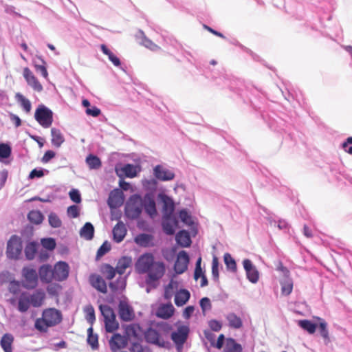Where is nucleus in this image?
<instances>
[{
  "label": "nucleus",
  "mask_w": 352,
  "mask_h": 352,
  "mask_svg": "<svg viewBox=\"0 0 352 352\" xmlns=\"http://www.w3.org/2000/svg\"><path fill=\"white\" fill-rule=\"evenodd\" d=\"M135 266L139 274H147L148 283L160 280L166 272L164 263L155 261L151 253L141 255L137 260Z\"/></svg>",
  "instance_id": "obj_1"
},
{
  "label": "nucleus",
  "mask_w": 352,
  "mask_h": 352,
  "mask_svg": "<svg viewBox=\"0 0 352 352\" xmlns=\"http://www.w3.org/2000/svg\"><path fill=\"white\" fill-rule=\"evenodd\" d=\"M143 199L138 195H131L126 203L124 212L126 217L131 219H138L142 211Z\"/></svg>",
  "instance_id": "obj_2"
},
{
  "label": "nucleus",
  "mask_w": 352,
  "mask_h": 352,
  "mask_svg": "<svg viewBox=\"0 0 352 352\" xmlns=\"http://www.w3.org/2000/svg\"><path fill=\"white\" fill-rule=\"evenodd\" d=\"M34 118L43 128H49L53 122L52 111L44 105H40L36 109Z\"/></svg>",
  "instance_id": "obj_3"
},
{
  "label": "nucleus",
  "mask_w": 352,
  "mask_h": 352,
  "mask_svg": "<svg viewBox=\"0 0 352 352\" xmlns=\"http://www.w3.org/2000/svg\"><path fill=\"white\" fill-rule=\"evenodd\" d=\"M22 285L26 289H34L38 285V274L31 267H24L22 270Z\"/></svg>",
  "instance_id": "obj_4"
},
{
  "label": "nucleus",
  "mask_w": 352,
  "mask_h": 352,
  "mask_svg": "<svg viewBox=\"0 0 352 352\" xmlns=\"http://www.w3.org/2000/svg\"><path fill=\"white\" fill-rule=\"evenodd\" d=\"M22 248L21 239L16 235L12 236L7 244V256L10 259H18L21 254Z\"/></svg>",
  "instance_id": "obj_5"
},
{
  "label": "nucleus",
  "mask_w": 352,
  "mask_h": 352,
  "mask_svg": "<svg viewBox=\"0 0 352 352\" xmlns=\"http://www.w3.org/2000/svg\"><path fill=\"white\" fill-rule=\"evenodd\" d=\"M118 312L120 318L123 321H131L135 318L133 308L129 305L126 298L120 300Z\"/></svg>",
  "instance_id": "obj_6"
},
{
  "label": "nucleus",
  "mask_w": 352,
  "mask_h": 352,
  "mask_svg": "<svg viewBox=\"0 0 352 352\" xmlns=\"http://www.w3.org/2000/svg\"><path fill=\"white\" fill-rule=\"evenodd\" d=\"M52 269L55 281L60 282L67 278L69 272V266L66 262L58 261L54 265Z\"/></svg>",
  "instance_id": "obj_7"
},
{
  "label": "nucleus",
  "mask_w": 352,
  "mask_h": 352,
  "mask_svg": "<svg viewBox=\"0 0 352 352\" xmlns=\"http://www.w3.org/2000/svg\"><path fill=\"white\" fill-rule=\"evenodd\" d=\"M23 76L27 84L30 87H31L34 91L37 92H41L43 91V88L42 85L29 67H26L23 68Z\"/></svg>",
  "instance_id": "obj_8"
},
{
  "label": "nucleus",
  "mask_w": 352,
  "mask_h": 352,
  "mask_svg": "<svg viewBox=\"0 0 352 352\" xmlns=\"http://www.w3.org/2000/svg\"><path fill=\"white\" fill-rule=\"evenodd\" d=\"M42 316L51 327L58 324L62 320L61 313L54 308L45 309Z\"/></svg>",
  "instance_id": "obj_9"
},
{
  "label": "nucleus",
  "mask_w": 352,
  "mask_h": 352,
  "mask_svg": "<svg viewBox=\"0 0 352 352\" xmlns=\"http://www.w3.org/2000/svg\"><path fill=\"white\" fill-rule=\"evenodd\" d=\"M188 263L189 256L188 254L184 250L179 252L174 265L175 272L178 274L184 273L188 268Z\"/></svg>",
  "instance_id": "obj_10"
},
{
  "label": "nucleus",
  "mask_w": 352,
  "mask_h": 352,
  "mask_svg": "<svg viewBox=\"0 0 352 352\" xmlns=\"http://www.w3.org/2000/svg\"><path fill=\"white\" fill-rule=\"evenodd\" d=\"M243 265L245 270L248 279L252 283H256L259 279V272L256 267L249 259H244Z\"/></svg>",
  "instance_id": "obj_11"
},
{
  "label": "nucleus",
  "mask_w": 352,
  "mask_h": 352,
  "mask_svg": "<svg viewBox=\"0 0 352 352\" xmlns=\"http://www.w3.org/2000/svg\"><path fill=\"white\" fill-rule=\"evenodd\" d=\"M188 328L185 326H182L177 331L173 332L171 334V339L178 346H182L186 341L188 335Z\"/></svg>",
  "instance_id": "obj_12"
},
{
  "label": "nucleus",
  "mask_w": 352,
  "mask_h": 352,
  "mask_svg": "<svg viewBox=\"0 0 352 352\" xmlns=\"http://www.w3.org/2000/svg\"><path fill=\"white\" fill-rule=\"evenodd\" d=\"M38 275L42 283H50L54 280L53 269L49 264L43 265L39 267Z\"/></svg>",
  "instance_id": "obj_13"
},
{
  "label": "nucleus",
  "mask_w": 352,
  "mask_h": 352,
  "mask_svg": "<svg viewBox=\"0 0 352 352\" xmlns=\"http://www.w3.org/2000/svg\"><path fill=\"white\" fill-rule=\"evenodd\" d=\"M132 259L130 257L123 256L118 262L115 268L111 267V279L114 277L116 273L120 275L123 274L126 270L131 266Z\"/></svg>",
  "instance_id": "obj_14"
},
{
  "label": "nucleus",
  "mask_w": 352,
  "mask_h": 352,
  "mask_svg": "<svg viewBox=\"0 0 352 352\" xmlns=\"http://www.w3.org/2000/svg\"><path fill=\"white\" fill-rule=\"evenodd\" d=\"M116 172L120 177L123 176L133 178L137 175V167L133 164H127L122 166L116 167Z\"/></svg>",
  "instance_id": "obj_15"
},
{
  "label": "nucleus",
  "mask_w": 352,
  "mask_h": 352,
  "mask_svg": "<svg viewBox=\"0 0 352 352\" xmlns=\"http://www.w3.org/2000/svg\"><path fill=\"white\" fill-rule=\"evenodd\" d=\"M154 175L157 179L162 181H170L175 177L173 172L160 165L154 168Z\"/></svg>",
  "instance_id": "obj_16"
},
{
  "label": "nucleus",
  "mask_w": 352,
  "mask_h": 352,
  "mask_svg": "<svg viewBox=\"0 0 352 352\" xmlns=\"http://www.w3.org/2000/svg\"><path fill=\"white\" fill-rule=\"evenodd\" d=\"M89 282L93 287L102 293H107V286L105 280L98 274H93L89 276Z\"/></svg>",
  "instance_id": "obj_17"
},
{
  "label": "nucleus",
  "mask_w": 352,
  "mask_h": 352,
  "mask_svg": "<svg viewBox=\"0 0 352 352\" xmlns=\"http://www.w3.org/2000/svg\"><path fill=\"white\" fill-rule=\"evenodd\" d=\"M175 312V308L173 305L169 302L168 304L161 305L156 312V315L158 318L162 319H168L173 316Z\"/></svg>",
  "instance_id": "obj_18"
},
{
  "label": "nucleus",
  "mask_w": 352,
  "mask_h": 352,
  "mask_svg": "<svg viewBox=\"0 0 352 352\" xmlns=\"http://www.w3.org/2000/svg\"><path fill=\"white\" fill-rule=\"evenodd\" d=\"M177 222L175 218L170 217V214H167L163 219L162 226L164 231L169 235L175 233V228L177 227Z\"/></svg>",
  "instance_id": "obj_19"
},
{
  "label": "nucleus",
  "mask_w": 352,
  "mask_h": 352,
  "mask_svg": "<svg viewBox=\"0 0 352 352\" xmlns=\"http://www.w3.org/2000/svg\"><path fill=\"white\" fill-rule=\"evenodd\" d=\"M144 337L146 342L152 344H155L159 346L163 345V340H161V337L158 331L154 329L149 328L144 333Z\"/></svg>",
  "instance_id": "obj_20"
},
{
  "label": "nucleus",
  "mask_w": 352,
  "mask_h": 352,
  "mask_svg": "<svg viewBox=\"0 0 352 352\" xmlns=\"http://www.w3.org/2000/svg\"><path fill=\"white\" fill-rule=\"evenodd\" d=\"M190 294L186 289H181L175 294V303L177 307L184 305L190 299Z\"/></svg>",
  "instance_id": "obj_21"
},
{
  "label": "nucleus",
  "mask_w": 352,
  "mask_h": 352,
  "mask_svg": "<svg viewBox=\"0 0 352 352\" xmlns=\"http://www.w3.org/2000/svg\"><path fill=\"white\" fill-rule=\"evenodd\" d=\"M14 338L11 333H5L1 338L0 346L4 352H13L12 345Z\"/></svg>",
  "instance_id": "obj_22"
},
{
  "label": "nucleus",
  "mask_w": 352,
  "mask_h": 352,
  "mask_svg": "<svg viewBox=\"0 0 352 352\" xmlns=\"http://www.w3.org/2000/svg\"><path fill=\"white\" fill-rule=\"evenodd\" d=\"M17 305V309L20 312L25 313L28 311L31 306V302L29 299V293L22 292L20 294Z\"/></svg>",
  "instance_id": "obj_23"
},
{
  "label": "nucleus",
  "mask_w": 352,
  "mask_h": 352,
  "mask_svg": "<svg viewBox=\"0 0 352 352\" xmlns=\"http://www.w3.org/2000/svg\"><path fill=\"white\" fill-rule=\"evenodd\" d=\"M45 292L41 289L36 290L32 294H29V299L31 302V305L34 307H41L45 299Z\"/></svg>",
  "instance_id": "obj_24"
},
{
  "label": "nucleus",
  "mask_w": 352,
  "mask_h": 352,
  "mask_svg": "<svg viewBox=\"0 0 352 352\" xmlns=\"http://www.w3.org/2000/svg\"><path fill=\"white\" fill-rule=\"evenodd\" d=\"M124 201V196L122 190L117 188L111 190V208L122 206Z\"/></svg>",
  "instance_id": "obj_25"
},
{
  "label": "nucleus",
  "mask_w": 352,
  "mask_h": 352,
  "mask_svg": "<svg viewBox=\"0 0 352 352\" xmlns=\"http://www.w3.org/2000/svg\"><path fill=\"white\" fill-rule=\"evenodd\" d=\"M177 243L182 247L187 248L191 244V239L188 232L186 230L179 231L175 236Z\"/></svg>",
  "instance_id": "obj_26"
},
{
  "label": "nucleus",
  "mask_w": 352,
  "mask_h": 352,
  "mask_svg": "<svg viewBox=\"0 0 352 352\" xmlns=\"http://www.w3.org/2000/svg\"><path fill=\"white\" fill-rule=\"evenodd\" d=\"M126 234V228L123 223H118L113 230V239L116 242L123 240Z\"/></svg>",
  "instance_id": "obj_27"
},
{
  "label": "nucleus",
  "mask_w": 352,
  "mask_h": 352,
  "mask_svg": "<svg viewBox=\"0 0 352 352\" xmlns=\"http://www.w3.org/2000/svg\"><path fill=\"white\" fill-rule=\"evenodd\" d=\"M52 144L57 148H59L65 142V138L61 131L56 128L51 129Z\"/></svg>",
  "instance_id": "obj_28"
},
{
  "label": "nucleus",
  "mask_w": 352,
  "mask_h": 352,
  "mask_svg": "<svg viewBox=\"0 0 352 352\" xmlns=\"http://www.w3.org/2000/svg\"><path fill=\"white\" fill-rule=\"evenodd\" d=\"M128 342V338L125 336H121L118 333L111 336V349L116 346V349H121L126 346Z\"/></svg>",
  "instance_id": "obj_29"
},
{
  "label": "nucleus",
  "mask_w": 352,
  "mask_h": 352,
  "mask_svg": "<svg viewBox=\"0 0 352 352\" xmlns=\"http://www.w3.org/2000/svg\"><path fill=\"white\" fill-rule=\"evenodd\" d=\"M142 331V328L138 324H131L125 327V333L128 339L138 338Z\"/></svg>",
  "instance_id": "obj_30"
},
{
  "label": "nucleus",
  "mask_w": 352,
  "mask_h": 352,
  "mask_svg": "<svg viewBox=\"0 0 352 352\" xmlns=\"http://www.w3.org/2000/svg\"><path fill=\"white\" fill-rule=\"evenodd\" d=\"M80 235L86 240H91L94 235V228L93 225L89 222L85 223L80 230Z\"/></svg>",
  "instance_id": "obj_31"
},
{
  "label": "nucleus",
  "mask_w": 352,
  "mask_h": 352,
  "mask_svg": "<svg viewBox=\"0 0 352 352\" xmlns=\"http://www.w3.org/2000/svg\"><path fill=\"white\" fill-rule=\"evenodd\" d=\"M143 207L144 208L145 212L151 217H154L157 214V210L155 207V201L148 197L145 198L143 200Z\"/></svg>",
  "instance_id": "obj_32"
},
{
  "label": "nucleus",
  "mask_w": 352,
  "mask_h": 352,
  "mask_svg": "<svg viewBox=\"0 0 352 352\" xmlns=\"http://www.w3.org/2000/svg\"><path fill=\"white\" fill-rule=\"evenodd\" d=\"M153 237L148 234H140L135 238L137 244L143 247H148L153 244Z\"/></svg>",
  "instance_id": "obj_33"
},
{
  "label": "nucleus",
  "mask_w": 352,
  "mask_h": 352,
  "mask_svg": "<svg viewBox=\"0 0 352 352\" xmlns=\"http://www.w3.org/2000/svg\"><path fill=\"white\" fill-rule=\"evenodd\" d=\"M138 33L140 34V38H141V45H144L145 47L149 49L151 51H157L160 49L158 45H157L151 40L146 36L144 32L142 30H139Z\"/></svg>",
  "instance_id": "obj_34"
},
{
  "label": "nucleus",
  "mask_w": 352,
  "mask_h": 352,
  "mask_svg": "<svg viewBox=\"0 0 352 352\" xmlns=\"http://www.w3.org/2000/svg\"><path fill=\"white\" fill-rule=\"evenodd\" d=\"M178 288V283L171 280L169 283L165 287L164 297L166 300H170L173 296L176 293L175 291Z\"/></svg>",
  "instance_id": "obj_35"
},
{
  "label": "nucleus",
  "mask_w": 352,
  "mask_h": 352,
  "mask_svg": "<svg viewBox=\"0 0 352 352\" xmlns=\"http://www.w3.org/2000/svg\"><path fill=\"white\" fill-rule=\"evenodd\" d=\"M99 309L104 317L105 330L110 333V307L107 305H100Z\"/></svg>",
  "instance_id": "obj_36"
},
{
  "label": "nucleus",
  "mask_w": 352,
  "mask_h": 352,
  "mask_svg": "<svg viewBox=\"0 0 352 352\" xmlns=\"http://www.w3.org/2000/svg\"><path fill=\"white\" fill-rule=\"evenodd\" d=\"M226 319L228 321L229 326L234 329H239L243 325V322L240 317L237 316L234 313H230L227 315Z\"/></svg>",
  "instance_id": "obj_37"
},
{
  "label": "nucleus",
  "mask_w": 352,
  "mask_h": 352,
  "mask_svg": "<svg viewBox=\"0 0 352 352\" xmlns=\"http://www.w3.org/2000/svg\"><path fill=\"white\" fill-rule=\"evenodd\" d=\"M87 342L93 349L98 346V338L97 334H94L93 328L90 327L87 329Z\"/></svg>",
  "instance_id": "obj_38"
},
{
  "label": "nucleus",
  "mask_w": 352,
  "mask_h": 352,
  "mask_svg": "<svg viewBox=\"0 0 352 352\" xmlns=\"http://www.w3.org/2000/svg\"><path fill=\"white\" fill-rule=\"evenodd\" d=\"M15 98L18 102L20 103L21 106L23 107V110L29 113L31 110L32 105L30 101L25 98L22 94L20 93H16L15 95Z\"/></svg>",
  "instance_id": "obj_39"
},
{
  "label": "nucleus",
  "mask_w": 352,
  "mask_h": 352,
  "mask_svg": "<svg viewBox=\"0 0 352 352\" xmlns=\"http://www.w3.org/2000/svg\"><path fill=\"white\" fill-rule=\"evenodd\" d=\"M29 221L36 225L40 224L43 220V216L40 211L32 210L28 214Z\"/></svg>",
  "instance_id": "obj_40"
},
{
  "label": "nucleus",
  "mask_w": 352,
  "mask_h": 352,
  "mask_svg": "<svg viewBox=\"0 0 352 352\" xmlns=\"http://www.w3.org/2000/svg\"><path fill=\"white\" fill-rule=\"evenodd\" d=\"M36 246L37 245L34 242H31L27 244L25 248V254L27 259L32 260L34 258L37 252Z\"/></svg>",
  "instance_id": "obj_41"
},
{
  "label": "nucleus",
  "mask_w": 352,
  "mask_h": 352,
  "mask_svg": "<svg viewBox=\"0 0 352 352\" xmlns=\"http://www.w3.org/2000/svg\"><path fill=\"white\" fill-rule=\"evenodd\" d=\"M86 162L91 169H98L101 166L100 160L94 155H89L86 158Z\"/></svg>",
  "instance_id": "obj_42"
},
{
  "label": "nucleus",
  "mask_w": 352,
  "mask_h": 352,
  "mask_svg": "<svg viewBox=\"0 0 352 352\" xmlns=\"http://www.w3.org/2000/svg\"><path fill=\"white\" fill-rule=\"evenodd\" d=\"M299 326L308 333L312 334L316 331V324L308 320H302L298 322Z\"/></svg>",
  "instance_id": "obj_43"
},
{
  "label": "nucleus",
  "mask_w": 352,
  "mask_h": 352,
  "mask_svg": "<svg viewBox=\"0 0 352 352\" xmlns=\"http://www.w3.org/2000/svg\"><path fill=\"white\" fill-rule=\"evenodd\" d=\"M241 344L236 343L234 339L228 340L226 345V352H241Z\"/></svg>",
  "instance_id": "obj_44"
},
{
  "label": "nucleus",
  "mask_w": 352,
  "mask_h": 352,
  "mask_svg": "<svg viewBox=\"0 0 352 352\" xmlns=\"http://www.w3.org/2000/svg\"><path fill=\"white\" fill-rule=\"evenodd\" d=\"M34 327L40 332H47L49 327L51 326L45 321V319L42 316L37 318L34 323Z\"/></svg>",
  "instance_id": "obj_45"
},
{
  "label": "nucleus",
  "mask_w": 352,
  "mask_h": 352,
  "mask_svg": "<svg viewBox=\"0 0 352 352\" xmlns=\"http://www.w3.org/2000/svg\"><path fill=\"white\" fill-rule=\"evenodd\" d=\"M223 259L226 267L231 270L233 272H236V263L234 259L232 257V256L229 253H226L223 256Z\"/></svg>",
  "instance_id": "obj_46"
},
{
  "label": "nucleus",
  "mask_w": 352,
  "mask_h": 352,
  "mask_svg": "<svg viewBox=\"0 0 352 352\" xmlns=\"http://www.w3.org/2000/svg\"><path fill=\"white\" fill-rule=\"evenodd\" d=\"M163 209L168 214H170L174 210V204L173 200L168 196L162 197Z\"/></svg>",
  "instance_id": "obj_47"
},
{
  "label": "nucleus",
  "mask_w": 352,
  "mask_h": 352,
  "mask_svg": "<svg viewBox=\"0 0 352 352\" xmlns=\"http://www.w3.org/2000/svg\"><path fill=\"white\" fill-rule=\"evenodd\" d=\"M110 250V244L107 241H105L103 244L99 248L96 256V261H99L100 258Z\"/></svg>",
  "instance_id": "obj_48"
},
{
  "label": "nucleus",
  "mask_w": 352,
  "mask_h": 352,
  "mask_svg": "<svg viewBox=\"0 0 352 352\" xmlns=\"http://www.w3.org/2000/svg\"><path fill=\"white\" fill-rule=\"evenodd\" d=\"M11 154L10 146L4 143L0 144V159H6L10 157Z\"/></svg>",
  "instance_id": "obj_49"
},
{
  "label": "nucleus",
  "mask_w": 352,
  "mask_h": 352,
  "mask_svg": "<svg viewBox=\"0 0 352 352\" xmlns=\"http://www.w3.org/2000/svg\"><path fill=\"white\" fill-rule=\"evenodd\" d=\"M48 220L50 225L53 228H57L61 226L62 222L55 213L50 214Z\"/></svg>",
  "instance_id": "obj_50"
},
{
  "label": "nucleus",
  "mask_w": 352,
  "mask_h": 352,
  "mask_svg": "<svg viewBox=\"0 0 352 352\" xmlns=\"http://www.w3.org/2000/svg\"><path fill=\"white\" fill-rule=\"evenodd\" d=\"M179 216L181 221L185 224L190 226L193 223L190 214L186 210H182Z\"/></svg>",
  "instance_id": "obj_51"
},
{
  "label": "nucleus",
  "mask_w": 352,
  "mask_h": 352,
  "mask_svg": "<svg viewBox=\"0 0 352 352\" xmlns=\"http://www.w3.org/2000/svg\"><path fill=\"white\" fill-rule=\"evenodd\" d=\"M41 245L48 250H53L56 248V241L52 238H46L41 240Z\"/></svg>",
  "instance_id": "obj_52"
},
{
  "label": "nucleus",
  "mask_w": 352,
  "mask_h": 352,
  "mask_svg": "<svg viewBox=\"0 0 352 352\" xmlns=\"http://www.w3.org/2000/svg\"><path fill=\"white\" fill-rule=\"evenodd\" d=\"M80 208L76 205H72L67 208V214L69 218H77L80 214Z\"/></svg>",
  "instance_id": "obj_53"
},
{
  "label": "nucleus",
  "mask_w": 352,
  "mask_h": 352,
  "mask_svg": "<svg viewBox=\"0 0 352 352\" xmlns=\"http://www.w3.org/2000/svg\"><path fill=\"white\" fill-rule=\"evenodd\" d=\"M318 330L320 331L321 336L324 339L329 340V332H328L327 324L326 322L322 321L320 322L319 326H318Z\"/></svg>",
  "instance_id": "obj_54"
},
{
  "label": "nucleus",
  "mask_w": 352,
  "mask_h": 352,
  "mask_svg": "<svg viewBox=\"0 0 352 352\" xmlns=\"http://www.w3.org/2000/svg\"><path fill=\"white\" fill-rule=\"evenodd\" d=\"M212 275L216 280L219 278V261L216 256H214L212 261Z\"/></svg>",
  "instance_id": "obj_55"
},
{
  "label": "nucleus",
  "mask_w": 352,
  "mask_h": 352,
  "mask_svg": "<svg viewBox=\"0 0 352 352\" xmlns=\"http://www.w3.org/2000/svg\"><path fill=\"white\" fill-rule=\"evenodd\" d=\"M40 60H41V62L43 63V65H37V64H34V68L36 69V71L37 72H41L42 76L45 78H48V72H47V68L45 67V62L41 59V58H39Z\"/></svg>",
  "instance_id": "obj_56"
},
{
  "label": "nucleus",
  "mask_w": 352,
  "mask_h": 352,
  "mask_svg": "<svg viewBox=\"0 0 352 352\" xmlns=\"http://www.w3.org/2000/svg\"><path fill=\"white\" fill-rule=\"evenodd\" d=\"M126 286V281L124 278H120L116 283H111V291L113 290H123Z\"/></svg>",
  "instance_id": "obj_57"
},
{
  "label": "nucleus",
  "mask_w": 352,
  "mask_h": 352,
  "mask_svg": "<svg viewBox=\"0 0 352 352\" xmlns=\"http://www.w3.org/2000/svg\"><path fill=\"white\" fill-rule=\"evenodd\" d=\"M201 258L199 257L198 260L196 262V266L194 273V278L195 280H197L199 278H201L204 273L202 272L201 267Z\"/></svg>",
  "instance_id": "obj_58"
},
{
  "label": "nucleus",
  "mask_w": 352,
  "mask_h": 352,
  "mask_svg": "<svg viewBox=\"0 0 352 352\" xmlns=\"http://www.w3.org/2000/svg\"><path fill=\"white\" fill-rule=\"evenodd\" d=\"M69 195L70 199L75 203L79 204L81 202V196L78 190L72 189L69 192Z\"/></svg>",
  "instance_id": "obj_59"
},
{
  "label": "nucleus",
  "mask_w": 352,
  "mask_h": 352,
  "mask_svg": "<svg viewBox=\"0 0 352 352\" xmlns=\"http://www.w3.org/2000/svg\"><path fill=\"white\" fill-rule=\"evenodd\" d=\"M85 311L86 319L90 324H92L95 320L94 309L92 307H87Z\"/></svg>",
  "instance_id": "obj_60"
},
{
  "label": "nucleus",
  "mask_w": 352,
  "mask_h": 352,
  "mask_svg": "<svg viewBox=\"0 0 352 352\" xmlns=\"http://www.w3.org/2000/svg\"><path fill=\"white\" fill-rule=\"evenodd\" d=\"M200 307L202 311L204 312L206 310L211 309V302L208 298L204 297L200 300Z\"/></svg>",
  "instance_id": "obj_61"
},
{
  "label": "nucleus",
  "mask_w": 352,
  "mask_h": 352,
  "mask_svg": "<svg viewBox=\"0 0 352 352\" xmlns=\"http://www.w3.org/2000/svg\"><path fill=\"white\" fill-rule=\"evenodd\" d=\"M100 272L106 279L110 280V264L102 265L100 267Z\"/></svg>",
  "instance_id": "obj_62"
},
{
  "label": "nucleus",
  "mask_w": 352,
  "mask_h": 352,
  "mask_svg": "<svg viewBox=\"0 0 352 352\" xmlns=\"http://www.w3.org/2000/svg\"><path fill=\"white\" fill-rule=\"evenodd\" d=\"M293 289L292 283L287 282L282 285L281 291L283 294L289 295L292 293Z\"/></svg>",
  "instance_id": "obj_63"
},
{
  "label": "nucleus",
  "mask_w": 352,
  "mask_h": 352,
  "mask_svg": "<svg viewBox=\"0 0 352 352\" xmlns=\"http://www.w3.org/2000/svg\"><path fill=\"white\" fill-rule=\"evenodd\" d=\"M349 144H352V137L346 139V141L342 144V147L346 153L352 154V146H349Z\"/></svg>",
  "instance_id": "obj_64"
}]
</instances>
